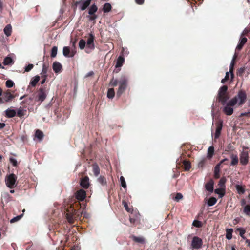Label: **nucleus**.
Wrapping results in <instances>:
<instances>
[{
	"instance_id": "aec40b11",
	"label": "nucleus",
	"mask_w": 250,
	"mask_h": 250,
	"mask_svg": "<svg viewBox=\"0 0 250 250\" xmlns=\"http://www.w3.org/2000/svg\"><path fill=\"white\" fill-rule=\"evenodd\" d=\"M62 53L63 55L66 57H72L74 56V54H72L70 55H69L70 50V48L68 46H65L63 48Z\"/></svg>"
},
{
	"instance_id": "5fc2aeb1",
	"label": "nucleus",
	"mask_w": 250,
	"mask_h": 250,
	"mask_svg": "<svg viewBox=\"0 0 250 250\" xmlns=\"http://www.w3.org/2000/svg\"><path fill=\"white\" fill-rule=\"evenodd\" d=\"M66 218L69 223H72L73 222V217L72 215L67 213L66 214Z\"/></svg>"
},
{
	"instance_id": "58836bf2",
	"label": "nucleus",
	"mask_w": 250,
	"mask_h": 250,
	"mask_svg": "<svg viewBox=\"0 0 250 250\" xmlns=\"http://www.w3.org/2000/svg\"><path fill=\"white\" fill-rule=\"evenodd\" d=\"M58 48L57 46H54L51 49V57L54 58L56 56L57 54Z\"/></svg>"
},
{
	"instance_id": "37998d69",
	"label": "nucleus",
	"mask_w": 250,
	"mask_h": 250,
	"mask_svg": "<svg viewBox=\"0 0 250 250\" xmlns=\"http://www.w3.org/2000/svg\"><path fill=\"white\" fill-rule=\"evenodd\" d=\"M192 225L198 228L202 227L203 225L201 221L196 220L193 221Z\"/></svg>"
},
{
	"instance_id": "ea45409f",
	"label": "nucleus",
	"mask_w": 250,
	"mask_h": 250,
	"mask_svg": "<svg viewBox=\"0 0 250 250\" xmlns=\"http://www.w3.org/2000/svg\"><path fill=\"white\" fill-rule=\"evenodd\" d=\"M85 44H86V42L84 40H83V39L80 40V41H79V48H80V49H81V50L83 49L85 46Z\"/></svg>"
},
{
	"instance_id": "6ab92c4d",
	"label": "nucleus",
	"mask_w": 250,
	"mask_h": 250,
	"mask_svg": "<svg viewBox=\"0 0 250 250\" xmlns=\"http://www.w3.org/2000/svg\"><path fill=\"white\" fill-rule=\"evenodd\" d=\"M131 238L134 242L138 243L144 244L145 242V239L142 236L138 237L133 235L131 236Z\"/></svg>"
},
{
	"instance_id": "09e8293b",
	"label": "nucleus",
	"mask_w": 250,
	"mask_h": 250,
	"mask_svg": "<svg viewBox=\"0 0 250 250\" xmlns=\"http://www.w3.org/2000/svg\"><path fill=\"white\" fill-rule=\"evenodd\" d=\"M119 83V82L117 79H112L110 83V84L112 86H116Z\"/></svg>"
},
{
	"instance_id": "a878e982",
	"label": "nucleus",
	"mask_w": 250,
	"mask_h": 250,
	"mask_svg": "<svg viewBox=\"0 0 250 250\" xmlns=\"http://www.w3.org/2000/svg\"><path fill=\"white\" fill-rule=\"evenodd\" d=\"M112 6L109 3H106L104 5L103 11L104 13H107L110 11Z\"/></svg>"
},
{
	"instance_id": "39448f33",
	"label": "nucleus",
	"mask_w": 250,
	"mask_h": 250,
	"mask_svg": "<svg viewBox=\"0 0 250 250\" xmlns=\"http://www.w3.org/2000/svg\"><path fill=\"white\" fill-rule=\"evenodd\" d=\"M203 245V241L202 240L197 237L194 236L191 242V247L192 249H200Z\"/></svg>"
},
{
	"instance_id": "e2e57ef3",
	"label": "nucleus",
	"mask_w": 250,
	"mask_h": 250,
	"mask_svg": "<svg viewBox=\"0 0 250 250\" xmlns=\"http://www.w3.org/2000/svg\"><path fill=\"white\" fill-rule=\"evenodd\" d=\"M135 2L138 4H143L144 3V0H135Z\"/></svg>"
},
{
	"instance_id": "c03bdc74",
	"label": "nucleus",
	"mask_w": 250,
	"mask_h": 250,
	"mask_svg": "<svg viewBox=\"0 0 250 250\" xmlns=\"http://www.w3.org/2000/svg\"><path fill=\"white\" fill-rule=\"evenodd\" d=\"M48 70V65H45V64H43L42 66V74L44 76H46V74Z\"/></svg>"
},
{
	"instance_id": "3c124183",
	"label": "nucleus",
	"mask_w": 250,
	"mask_h": 250,
	"mask_svg": "<svg viewBox=\"0 0 250 250\" xmlns=\"http://www.w3.org/2000/svg\"><path fill=\"white\" fill-rule=\"evenodd\" d=\"M120 181H121L122 187L123 188H126V183H125V179L123 176H121Z\"/></svg>"
},
{
	"instance_id": "1a4fd4ad",
	"label": "nucleus",
	"mask_w": 250,
	"mask_h": 250,
	"mask_svg": "<svg viewBox=\"0 0 250 250\" xmlns=\"http://www.w3.org/2000/svg\"><path fill=\"white\" fill-rule=\"evenodd\" d=\"M94 36L92 33L89 34V36L87 40L86 46L91 49H94L95 48L94 43Z\"/></svg>"
},
{
	"instance_id": "0eeeda50",
	"label": "nucleus",
	"mask_w": 250,
	"mask_h": 250,
	"mask_svg": "<svg viewBox=\"0 0 250 250\" xmlns=\"http://www.w3.org/2000/svg\"><path fill=\"white\" fill-rule=\"evenodd\" d=\"M224 105L225 106L223 109L224 113L228 116L232 115L233 113V106H231L229 104V101L228 103H226Z\"/></svg>"
},
{
	"instance_id": "20e7f679",
	"label": "nucleus",
	"mask_w": 250,
	"mask_h": 250,
	"mask_svg": "<svg viewBox=\"0 0 250 250\" xmlns=\"http://www.w3.org/2000/svg\"><path fill=\"white\" fill-rule=\"evenodd\" d=\"M16 179L17 176L15 174H10L5 179L6 186L10 188H15Z\"/></svg>"
},
{
	"instance_id": "7c9ffc66",
	"label": "nucleus",
	"mask_w": 250,
	"mask_h": 250,
	"mask_svg": "<svg viewBox=\"0 0 250 250\" xmlns=\"http://www.w3.org/2000/svg\"><path fill=\"white\" fill-rule=\"evenodd\" d=\"M40 80V77L39 76H36L34 77L33 80H32L30 82V84L32 86L35 87L38 82Z\"/></svg>"
},
{
	"instance_id": "9b49d317",
	"label": "nucleus",
	"mask_w": 250,
	"mask_h": 250,
	"mask_svg": "<svg viewBox=\"0 0 250 250\" xmlns=\"http://www.w3.org/2000/svg\"><path fill=\"white\" fill-rule=\"evenodd\" d=\"M91 0H83L79 1L80 9L83 11L90 5Z\"/></svg>"
},
{
	"instance_id": "603ef678",
	"label": "nucleus",
	"mask_w": 250,
	"mask_h": 250,
	"mask_svg": "<svg viewBox=\"0 0 250 250\" xmlns=\"http://www.w3.org/2000/svg\"><path fill=\"white\" fill-rule=\"evenodd\" d=\"M14 83L12 80H7L6 82V86L8 88H11L14 85Z\"/></svg>"
},
{
	"instance_id": "69168bd1",
	"label": "nucleus",
	"mask_w": 250,
	"mask_h": 250,
	"mask_svg": "<svg viewBox=\"0 0 250 250\" xmlns=\"http://www.w3.org/2000/svg\"><path fill=\"white\" fill-rule=\"evenodd\" d=\"M123 204H124V207H125V209L128 211L129 212L130 211V210L129 209V208L128 207V206H127V204L125 202H123Z\"/></svg>"
},
{
	"instance_id": "ddd939ff",
	"label": "nucleus",
	"mask_w": 250,
	"mask_h": 250,
	"mask_svg": "<svg viewBox=\"0 0 250 250\" xmlns=\"http://www.w3.org/2000/svg\"><path fill=\"white\" fill-rule=\"evenodd\" d=\"M80 185L84 188H88L89 186V178L85 176L81 179Z\"/></svg>"
},
{
	"instance_id": "774afa93",
	"label": "nucleus",
	"mask_w": 250,
	"mask_h": 250,
	"mask_svg": "<svg viewBox=\"0 0 250 250\" xmlns=\"http://www.w3.org/2000/svg\"><path fill=\"white\" fill-rule=\"evenodd\" d=\"M5 126V124L3 123H0V129L3 128Z\"/></svg>"
},
{
	"instance_id": "c756f323",
	"label": "nucleus",
	"mask_w": 250,
	"mask_h": 250,
	"mask_svg": "<svg viewBox=\"0 0 250 250\" xmlns=\"http://www.w3.org/2000/svg\"><path fill=\"white\" fill-rule=\"evenodd\" d=\"M3 63L5 65H11L13 63V61L10 57L7 56L4 59Z\"/></svg>"
},
{
	"instance_id": "f257e3e1",
	"label": "nucleus",
	"mask_w": 250,
	"mask_h": 250,
	"mask_svg": "<svg viewBox=\"0 0 250 250\" xmlns=\"http://www.w3.org/2000/svg\"><path fill=\"white\" fill-rule=\"evenodd\" d=\"M246 99V93L243 91H240L237 95L229 101V104L231 106L237 104L238 106H241L245 103Z\"/></svg>"
},
{
	"instance_id": "b1692460",
	"label": "nucleus",
	"mask_w": 250,
	"mask_h": 250,
	"mask_svg": "<svg viewBox=\"0 0 250 250\" xmlns=\"http://www.w3.org/2000/svg\"><path fill=\"white\" fill-rule=\"evenodd\" d=\"M93 172L95 176H98L100 174V168L96 163L92 165Z\"/></svg>"
},
{
	"instance_id": "a211bd4d",
	"label": "nucleus",
	"mask_w": 250,
	"mask_h": 250,
	"mask_svg": "<svg viewBox=\"0 0 250 250\" xmlns=\"http://www.w3.org/2000/svg\"><path fill=\"white\" fill-rule=\"evenodd\" d=\"M205 188L207 190L210 192H212L213 191V181L211 180L205 185Z\"/></svg>"
},
{
	"instance_id": "412c9836",
	"label": "nucleus",
	"mask_w": 250,
	"mask_h": 250,
	"mask_svg": "<svg viewBox=\"0 0 250 250\" xmlns=\"http://www.w3.org/2000/svg\"><path fill=\"white\" fill-rule=\"evenodd\" d=\"M124 62V58L121 56H120L117 59V62L115 66L116 68L121 67L123 65Z\"/></svg>"
},
{
	"instance_id": "f03ea898",
	"label": "nucleus",
	"mask_w": 250,
	"mask_h": 250,
	"mask_svg": "<svg viewBox=\"0 0 250 250\" xmlns=\"http://www.w3.org/2000/svg\"><path fill=\"white\" fill-rule=\"evenodd\" d=\"M227 89V86L223 85L220 88L218 92L217 99L219 102H221L223 105H224L226 104L227 101L229 98L226 94Z\"/></svg>"
},
{
	"instance_id": "7ed1b4c3",
	"label": "nucleus",
	"mask_w": 250,
	"mask_h": 250,
	"mask_svg": "<svg viewBox=\"0 0 250 250\" xmlns=\"http://www.w3.org/2000/svg\"><path fill=\"white\" fill-rule=\"evenodd\" d=\"M119 88L117 92V96L120 97L121 95L123 93L126 88L127 85V80L125 76H123L121 78L119 81Z\"/></svg>"
},
{
	"instance_id": "338daca9",
	"label": "nucleus",
	"mask_w": 250,
	"mask_h": 250,
	"mask_svg": "<svg viewBox=\"0 0 250 250\" xmlns=\"http://www.w3.org/2000/svg\"><path fill=\"white\" fill-rule=\"evenodd\" d=\"M229 72H227L226 73L225 78L227 80L229 79Z\"/></svg>"
},
{
	"instance_id": "0e129e2a",
	"label": "nucleus",
	"mask_w": 250,
	"mask_h": 250,
	"mask_svg": "<svg viewBox=\"0 0 250 250\" xmlns=\"http://www.w3.org/2000/svg\"><path fill=\"white\" fill-rule=\"evenodd\" d=\"M97 18V16L93 14L89 18V20L91 21H94Z\"/></svg>"
},
{
	"instance_id": "680f3d73",
	"label": "nucleus",
	"mask_w": 250,
	"mask_h": 250,
	"mask_svg": "<svg viewBox=\"0 0 250 250\" xmlns=\"http://www.w3.org/2000/svg\"><path fill=\"white\" fill-rule=\"evenodd\" d=\"M93 75H94L93 71H91L89 72L88 73H87L86 74L85 77H88L91 76H92Z\"/></svg>"
},
{
	"instance_id": "2eb2a0df",
	"label": "nucleus",
	"mask_w": 250,
	"mask_h": 250,
	"mask_svg": "<svg viewBox=\"0 0 250 250\" xmlns=\"http://www.w3.org/2000/svg\"><path fill=\"white\" fill-rule=\"evenodd\" d=\"M52 68L53 71L56 73H58L62 70V64L58 62H55L53 63Z\"/></svg>"
},
{
	"instance_id": "c85d7f7f",
	"label": "nucleus",
	"mask_w": 250,
	"mask_h": 250,
	"mask_svg": "<svg viewBox=\"0 0 250 250\" xmlns=\"http://www.w3.org/2000/svg\"><path fill=\"white\" fill-rule=\"evenodd\" d=\"M97 11V7L95 4H92L89 9L88 14L90 15H93Z\"/></svg>"
},
{
	"instance_id": "49530a36",
	"label": "nucleus",
	"mask_w": 250,
	"mask_h": 250,
	"mask_svg": "<svg viewBox=\"0 0 250 250\" xmlns=\"http://www.w3.org/2000/svg\"><path fill=\"white\" fill-rule=\"evenodd\" d=\"M236 188L239 193L243 194L245 192V189L241 186L237 185L236 186Z\"/></svg>"
},
{
	"instance_id": "6e6552de",
	"label": "nucleus",
	"mask_w": 250,
	"mask_h": 250,
	"mask_svg": "<svg viewBox=\"0 0 250 250\" xmlns=\"http://www.w3.org/2000/svg\"><path fill=\"white\" fill-rule=\"evenodd\" d=\"M249 154L247 151H243L240 154V163L243 165H246L248 162Z\"/></svg>"
},
{
	"instance_id": "8fccbe9b",
	"label": "nucleus",
	"mask_w": 250,
	"mask_h": 250,
	"mask_svg": "<svg viewBox=\"0 0 250 250\" xmlns=\"http://www.w3.org/2000/svg\"><path fill=\"white\" fill-rule=\"evenodd\" d=\"M226 181V179L225 178L223 177V178H221L219 181L218 185L220 187H224Z\"/></svg>"
},
{
	"instance_id": "f3484780",
	"label": "nucleus",
	"mask_w": 250,
	"mask_h": 250,
	"mask_svg": "<svg viewBox=\"0 0 250 250\" xmlns=\"http://www.w3.org/2000/svg\"><path fill=\"white\" fill-rule=\"evenodd\" d=\"M5 115L8 118H12L14 117L16 114V112L14 109H11L10 108L7 109L5 110Z\"/></svg>"
},
{
	"instance_id": "052dcab7",
	"label": "nucleus",
	"mask_w": 250,
	"mask_h": 250,
	"mask_svg": "<svg viewBox=\"0 0 250 250\" xmlns=\"http://www.w3.org/2000/svg\"><path fill=\"white\" fill-rule=\"evenodd\" d=\"M241 116H247V117H250V112H244V113H242L241 114Z\"/></svg>"
},
{
	"instance_id": "bb28decb",
	"label": "nucleus",
	"mask_w": 250,
	"mask_h": 250,
	"mask_svg": "<svg viewBox=\"0 0 250 250\" xmlns=\"http://www.w3.org/2000/svg\"><path fill=\"white\" fill-rule=\"evenodd\" d=\"M220 163H218L216 165L214 168V177L215 178H219L220 172Z\"/></svg>"
},
{
	"instance_id": "f8f14e48",
	"label": "nucleus",
	"mask_w": 250,
	"mask_h": 250,
	"mask_svg": "<svg viewBox=\"0 0 250 250\" xmlns=\"http://www.w3.org/2000/svg\"><path fill=\"white\" fill-rule=\"evenodd\" d=\"M236 57V56L235 55L233 56V59H232V60L231 61L230 64L229 65V73H230L231 80H232L233 79L234 77V75L233 73V69H234V66L235 64V60Z\"/></svg>"
},
{
	"instance_id": "cd10ccee",
	"label": "nucleus",
	"mask_w": 250,
	"mask_h": 250,
	"mask_svg": "<svg viewBox=\"0 0 250 250\" xmlns=\"http://www.w3.org/2000/svg\"><path fill=\"white\" fill-rule=\"evenodd\" d=\"M214 152V147L212 146H209L208 149L207 157L209 159L211 158L213 155Z\"/></svg>"
},
{
	"instance_id": "a18cd8bd",
	"label": "nucleus",
	"mask_w": 250,
	"mask_h": 250,
	"mask_svg": "<svg viewBox=\"0 0 250 250\" xmlns=\"http://www.w3.org/2000/svg\"><path fill=\"white\" fill-rule=\"evenodd\" d=\"M244 212L248 215L250 214V205H246L244 207Z\"/></svg>"
},
{
	"instance_id": "bf43d9fd",
	"label": "nucleus",
	"mask_w": 250,
	"mask_h": 250,
	"mask_svg": "<svg viewBox=\"0 0 250 250\" xmlns=\"http://www.w3.org/2000/svg\"><path fill=\"white\" fill-rule=\"evenodd\" d=\"M245 70V67H241L240 68L239 70H238V74L240 75V76H242L243 74H244V72Z\"/></svg>"
},
{
	"instance_id": "13d9d810",
	"label": "nucleus",
	"mask_w": 250,
	"mask_h": 250,
	"mask_svg": "<svg viewBox=\"0 0 250 250\" xmlns=\"http://www.w3.org/2000/svg\"><path fill=\"white\" fill-rule=\"evenodd\" d=\"M237 230L239 231L240 235L241 236V237L243 239H245V237L244 236V234L246 232L245 230H244L243 229H241L240 228L238 229Z\"/></svg>"
},
{
	"instance_id": "4468645a",
	"label": "nucleus",
	"mask_w": 250,
	"mask_h": 250,
	"mask_svg": "<svg viewBox=\"0 0 250 250\" xmlns=\"http://www.w3.org/2000/svg\"><path fill=\"white\" fill-rule=\"evenodd\" d=\"M222 122L221 121L219 123H218L216 124V129L215 133L214 134L215 139H217L219 137L220 133H221V131L222 130Z\"/></svg>"
},
{
	"instance_id": "de8ad7c7",
	"label": "nucleus",
	"mask_w": 250,
	"mask_h": 250,
	"mask_svg": "<svg viewBox=\"0 0 250 250\" xmlns=\"http://www.w3.org/2000/svg\"><path fill=\"white\" fill-rule=\"evenodd\" d=\"M23 216V214L19 215L15 217H14L10 220L11 223H14L15 222H16L17 221H19L20 219L21 218V217Z\"/></svg>"
},
{
	"instance_id": "c9c22d12",
	"label": "nucleus",
	"mask_w": 250,
	"mask_h": 250,
	"mask_svg": "<svg viewBox=\"0 0 250 250\" xmlns=\"http://www.w3.org/2000/svg\"><path fill=\"white\" fill-rule=\"evenodd\" d=\"M183 165L185 171L189 170L191 168L190 163L187 161H184L183 162Z\"/></svg>"
},
{
	"instance_id": "72a5a7b5",
	"label": "nucleus",
	"mask_w": 250,
	"mask_h": 250,
	"mask_svg": "<svg viewBox=\"0 0 250 250\" xmlns=\"http://www.w3.org/2000/svg\"><path fill=\"white\" fill-rule=\"evenodd\" d=\"M43 133L42 131L40 130H37L35 133V137H37L39 140H42L43 137Z\"/></svg>"
},
{
	"instance_id": "4d7b16f0",
	"label": "nucleus",
	"mask_w": 250,
	"mask_h": 250,
	"mask_svg": "<svg viewBox=\"0 0 250 250\" xmlns=\"http://www.w3.org/2000/svg\"><path fill=\"white\" fill-rule=\"evenodd\" d=\"M34 65L33 64H29L27 66L25 67V72H29L31 69H33Z\"/></svg>"
},
{
	"instance_id": "4c0bfd02",
	"label": "nucleus",
	"mask_w": 250,
	"mask_h": 250,
	"mask_svg": "<svg viewBox=\"0 0 250 250\" xmlns=\"http://www.w3.org/2000/svg\"><path fill=\"white\" fill-rule=\"evenodd\" d=\"M98 181L102 185H105L106 184V180L105 178L103 176H100L98 178Z\"/></svg>"
},
{
	"instance_id": "dca6fc26",
	"label": "nucleus",
	"mask_w": 250,
	"mask_h": 250,
	"mask_svg": "<svg viewBox=\"0 0 250 250\" xmlns=\"http://www.w3.org/2000/svg\"><path fill=\"white\" fill-rule=\"evenodd\" d=\"M14 98V96L9 92H7L4 93L3 97V102H8Z\"/></svg>"
},
{
	"instance_id": "473e14b6",
	"label": "nucleus",
	"mask_w": 250,
	"mask_h": 250,
	"mask_svg": "<svg viewBox=\"0 0 250 250\" xmlns=\"http://www.w3.org/2000/svg\"><path fill=\"white\" fill-rule=\"evenodd\" d=\"M26 111L25 110H24L22 108L20 107L17 110V116L21 118V117H23V116H24Z\"/></svg>"
},
{
	"instance_id": "864d4df0",
	"label": "nucleus",
	"mask_w": 250,
	"mask_h": 250,
	"mask_svg": "<svg viewBox=\"0 0 250 250\" xmlns=\"http://www.w3.org/2000/svg\"><path fill=\"white\" fill-rule=\"evenodd\" d=\"M10 162L13 165L14 167L17 166V161L16 159L13 157H10L9 159Z\"/></svg>"
},
{
	"instance_id": "6e6d98bb",
	"label": "nucleus",
	"mask_w": 250,
	"mask_h": 250,
	"mask_svg": "<svg viewBox=\"0 0 250 250\" xmlns=\"http://www.w3.org/2000/svg\"><path fill=\"white\" fill-rule=\"evenodd\" d=\"M182 194L180 193H177L174 197V200H176V201H179L180 199H182Z\"/></svg>"
},
{
	"instance_id": "423d86ee",
	"label": "nucleus",
	"mask_w": 250,
	"mask_h": 250,
	"mask_svg": "<svg viewBox=\"0 0 250 250\" xmlns=\"http://www.w3.org/2000/svg\"><path fill=\"white\" fill-rule=\"evenodd\" d=\"M47 91L45 88H40L38 95V100L42 102L46 98Z\"/></svg>"
},
{
	"instance_id": "9d476101",
	"label": "nucleus",
	"mask_w": 250,
	"mask_h": 250,
	"mask_svg": "<svg viewBox=\"0 0 250 250\" xmlns=\"http://www.w3.org/2000/svg\"><path fill=\"white\" fill-rule=\"evenodd\" d=\"M86 196V192L83 189H80L76 193V198L80 201H83Z\"/></svg>"
},
{
	"instance_id": "2f4dec72",
	"label": "nucleus",
	"mask_w": 250,
	"mask_h": 250,
	"mask_svg": "<svg viewBox=\"0 0 250 250\" xmlns=\"http://www.w3.org/2000/svg\"><path fill=\"white\" fill-rule=\"evenodd\" d=\"M217 202V199L213 197L209 198L208 201V206H212Z\"/></svg>"
},
{
	"instance_id": "5701e85b",
	"label": "nucleus",
	"mask_w": 250,
	"mask_h": 250,
	"mask_svg": "<svg viewBox=\"0 0 250 250\" xmlns=\"http://www.w3.org/2000/svg\"><path fill=\"white\" fill-rule=\"evenodd\" d=\"M4 34L6 36L9 37L11 35L12 32V26L10 24H8L4 28Z\"/></svg>"
},
{
	"instance_id": "4be33fe9",
	"label": "nucleus",
	"mask_w": 250,
	"mask_h": 250,
	"mask_svg": "<svg viewBox=\"0 0 250 250\" xmlns=\"http://www.w3.org/2000/svg\"><path fill=\"white\" fill-rule=\"evenodd\" d=\"M230 158L231 159V166L236 165L238 163L239 160L237 155L231 154L230 155Z\"/></svg>"
},
{
	"instance_id": "79ce46f5",
	"label": "nucleus",
	"mask_w": 250,
	"mask_h": 250,
	"mask_svg": "<svg viewBox=\"0 0 250 250\" xmlns=\"http://www.w3.org/2000/svg\"><path fill=\"white\" fill-rule=\"evenodd\" d=\"M206 159L205 157L201 158L198 164V167H202L206 162Z\"/></svg>"
},
{
	"instance_id": "e433bc0d",
	"label": "nucleus",
	"mask_w": 250,
	"mask_h": 250,
	"mask_svg": "<svg viewBox=\"0 0 250 250\" xmlns=\"http://www.w3.org/2000/svg\"><path fill=\"white\" fill-rule=\"evenodd\" d=\"M232 229H227V234L226 235V237L228 240H230L232 237Z\"/></svg>"
},
{
	"instance_id": "393cba45",
	"label": "nucleus",
	"mask_w": 250,
	"mask_h": 250,
	"mask_svg": "<svg viewBox=\"0 0 250 250\" xmlns=\"http://www.w3.org/2000/svg\"><path fill=\"white\" fill-rule=\"evenodd\" d=\"M247 41V39L245 37H244L241 39L239 43L237 45L236 47V49L240 50L242 49L243 45L246 43Z\"/></svg>"
},
{
	"instance_id": "f704fd0d",
	"label": "nucleus",
	"mask_w": 250,
	"mask_h": 250,
	"mask_svg": "<svg viewBox=\"0 0 250 250\" xmlns=\"http://www.w3.org/2000/svg\"><path fill=\"white\" fill-rule=\"evenodd\" d=\"M115 95L114 89L113 88H110L108 90L107 96L109 99H112Z\"/></svg>"
},
{
	"instance_id": "a19ab883",
	"label": "nucleus",
	"mask_w": 250,
	"mask_h": 250,
	"mask_svg": "<svg viewBox=\"0 0 250 250\" xmlns=\"http://www.w3.org/2000/svg\"><path fill=\"white\" fill-rule=\"evenodd\" d=\"M214 192L216 194L219 195V198H222L224 195V192L221 188L215 189Z\"/></svg>"
}]
</instances>
